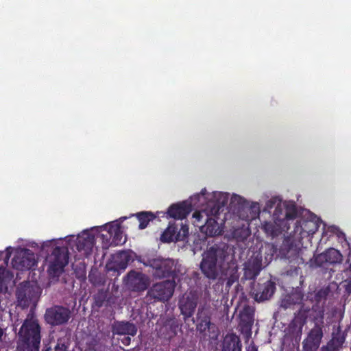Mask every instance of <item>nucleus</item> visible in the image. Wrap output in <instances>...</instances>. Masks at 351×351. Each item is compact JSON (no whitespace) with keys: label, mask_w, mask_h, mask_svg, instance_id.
I'll list each match as a JSON object with an SVG mask.
<instances>
[{"label":"nucleus","mask_w":351,"mask_h":351,"mask_svg":"<svg viewBox=\"0 0 351 351\" xmlns=\"http://www.w3.org/2000/svg\"><path fill=\"white\" fill-rule=\"evenodd\" d=\"M127 285L133 291H143L149 285L147 276L142 272L130 271L127 275Z\"/></svg>","instance_id":"obj_13"},{"label":"nucleus","mask_w":351,"mask_h":351,"mask_svg":"<svg viewBox=\"0 0 351 351\" xmlns=\"http://www.w3.org/2000/svg\"><path fill=\"white\" fill-rule=\"evenodd\" d=\"M262 270V255L258 254L245 264L244 277L247 280H254Z\"/></svg>","instance_id":"obj_17"},{"label":"nucleus","mask_w":351,"mask_h":351,"mask_svg":"<svg viewBox=\"0 0 351 351\" xmlns=\"http://www.w3.org/2000/svg\"><path fill=\"white\" fill-rule=\"evenodd\" d=\"M229 246L226 243H215L204 253L200 263L202 274L210 280L217 279L219 272L218 267H221L228 256Z\"/></svg>","instance_id":"obj_2"},{"label":"nucleus","mask_w":351,"mask_h":351,"mask_svg":"<svg viewBox=\"0 0 351 351\" xmlns=\"http://www.w3.org/2000/svg\"><path fill=\"white\" fill-rule=\"evenodd\" d=\"M346 341V334L341 330L339 325L336 329H334L332 333V338L328 342L327 346L335 351H339L342 348Z\"/></svg>","instance_id":"obj_22"},{"label":"nucleus","mask_w":351,"mask_h":351,"mask_svg":"<svg viewBox=\"0 0 351 351\" xmlns=\"http://www.w3.org/2000/svg\"><path fill=\"white\" fill-rule=\"evenodd\" d=\"M342 254L335 248H329L315 257V263L318 267L339 263L342 261Z\"/></svg>","instance_id":"obj_14"},{"label":"nucleus","mask_w":351,"mask_h":351,"mask_svg":"<svg viewBox=\"0 0 351 351\" xmlns=\"http://www.w3.org/2000/svg\"><path fill=\"white\" fill-rule=\"evenodd\" d=\"M116 259L114 262L113 267H110L109 265H107L108 269L109 270H114L118 271L119 269L124 270L130 260V257L128 255V254L125 252H120L118 254H117Z\"/></svg>","instance_id":"obj_27"},{"label":"nucleus","mask_w":351,"mask_h":351,"mask_svg":"<svg viewBox=\"0 0 351 351\" xmlns=\"http://www.w3.org/2000/svg\"><path fill=\"white\" fill-rule=\"evenodd\" d=\"M308 311L309 309L304 308V306H302L298 313L295 314V317L290 324V327L298 328V331L301 333L303 326L306 323Z\"/></svg>","instance_id":"obj_24"},{"label":"nucleus","mask_w":351,"mask_h":351,"mask_svg":"<svg viewBox=\"0 0 351 351\" xmlns=\"http://www.w3.org/2000/svg\"><path fill=\"white\" fill-rule=\"evenodd\" d=\"M121 342L125 346H128L131 342V338L130 337H125L121 340Z\"/></svg>","instance_id":"obj_41"},{"label":"nucleus","mask_w":351,"mask_h":351,"mask_svg":"<svg viewBox=\"0 0 351 351\" xmlns=\"http://www.w3.org/2000/svg\"><path fill=\"white\" fill-rule=\"evenodd\" d=\"M312 310H313L315 311H317V310L315 309V306H314L312 307Z\"/></svg>","instance_id":"obj_49"},{"label":"nucleus","mask_w":351,"mask_h":351,"mask_svg":"<svg viewBox=\"0 0 351 351\" xmlns=\"http://www.w3.org/2000/svg\"><path fill=\"white\" fill-rule=\"evenodd\" d=\"M242 343L239 337L235 334L226 336L222 346V351H241Z\"/></svg>","instance_id":"obj_23"},{"label":"nucleus","mask_w":351,"mask_h":351,"mask_svg":"<svg viewBox=\"0 0 351 351\" xmlns=\"http://www.w3.org/2000/svg\"><path fill=\"white\" fill-rule=\"evenodd\" d=\"M189 234V228L185 226H182L178 231V228L175 224H170L161 235V240L163 242H171L173 241H180L186 237Z\"/></svg>","instance_id":"obj_15"},{"label":"nucleus","mask_w":351,"mask_h":351,"mask_svg":"<svg viewBox=\"0 0 351 351\" xmlns=\"http://www.w3.org/2000/svg\"><path fill=\"white\" fill-rule=\"evenodd\" d=\"M71 316V310L68 307L62 305H53L47 308L44 315L45 322L52 326L66 324Z\"/></svg>","instance_id":"obj_7"},{"label":"nucleus","mask_w":351,"mask_h":351,"mask_svg":"<svg viewBox=\"0 0 351 351\" xmlns=\"http://www.w3.org/2000/svg\"><path fill=\"white\" fill-rule=\"evenodd\" d=\"M197 305V299L194 295L183 297L179 302V308L184 319L193 316Z\"/></svg>","instance_id":"obj_20"},{"label":"nucleus","mask_w":351,"mask_h":351,"mask_svg":"<svg viewBox=\"0 0 351 351\" xmlns=\"http://www.w3.org/2000/svg\"><path fill=\"white\" fill-rule=\"evenodd\" d=\"M332 295V292L330 285L324 286L315 291L314 295V301L319 304L324 302L330 296Z\"/></svg>","instance_id":"obj_30"},{"label":"nucleus","mask_w":351,"mask_h":351,"mask_svg":"<svg viewBox=\"0 0 351 351\" xmlns=\"http://www.w3.org/2000/svg\"><path fill=\"white\" fill-rule=\"evenodd\" d=\"M68 343L64 339H58L54 351H68Z\"/></svg>","instance_id":"obj_38"},{"label":"nucleus","mask_w":351,"mask_h":351,"mask_svg":"<svg viewBox=\"0 0 351 351\" xmlns=\"http://www.w3.org/2000/svg\"><path fill=\"white\" fill-rule=\"evenodd\" d=\"M13 267L19 270H29L37 265L35 255L29 250H25L15 255L12 259Z\"/></svg>","instance_id":"obj_11"},{"label":"nucleus","mask_w":351,"mask_h":351,"mask_svg":"<svg viewBox=\"0 0 351 351\" xmlns=\"http://www.w3.org/2000/svg\"><path fill=\"white\" fill-rule=\"evenodd\" d=\"M207 195V192L206 189H204L202 190L201 193L199 194H197L191 197V201L194 202V205H195L197 202L200 205H204V204L206 202V199L208 197H206Z\"/></svg>","instance_id":"obj_35"},{"label":"nucleus","mask_w":351,"mask_h":351,"mask_svg":"<svg viewBox=\"0 0 351 351\" xmlns=\"http://www.w3.org/2000/svg\"><path fill=\"white\" fill-rule=\"evenodd\" d=\"M100 237L102 240V247L104 249H108L109 247L112 246V244L111 243L112 235L110 232V227L108 228V230L105 234L102 233L100 235Z\"/></svg>","instance_id":"obj_36"},{"label":"nucleus","mask_w":351,"mask_h":351,"mask_svg":"<svg viewBox=\"0 0 351 351\" xmlns=\"http://www.w3.org/2000/svg\"><path fill=\"white\" fill-rule=\"evenodd\" d=\"M108 298V291L104 289H100L97 291L96 294L94 295V304L96 306L100 308L106 301Z\"/></svg>","instance_id":"obj_32"},{"label":"nucleus","mask_w":351,"mask_h":351,"mask_svg":"<svg viewBox=\"0 0 351 351\" xmlns=\"http://www.w3.org/2000/svg\"><path fill=\"white\" fill-rule=\"evenodd\" d=\"M237 277L234 275H231L230 277L228 279V281L226 282L227 287H230L233 282L237 280Z\"/></svg>","instance_id":"obj_40"},{"label":"nucleus","mask_w":351,"mask_h":351,"mask_svg":"<svg viewBox=\"0 0 351 351\" xmlns=\"http://www.w3.org/2000/svg\"><path fill=\"white\" fill-rule=\"evenodd\" d=\"M143 263L152 269V275L156 279L171 278L175 280L177 277L176 266L172 259L148 258Z\"/></svg>","instance_id":"obj_5"},{"label":"nucleus","mask_w":351,"mask_h":351,"mask_svg":"<svg viewBox=\"0 0 351 351\" xmlns=\"http://www.w3.org/2000/svg\"><path fill=\"white\" fill-rule=\"evenodd\" d=\"M14 275L5 267H0V293H5L13 280Z\"/></svg>","instance_id":"obj_25"},{"label":"nucleus","mask_w":351,"mask_h":351,"mask_svg":"<svg viewBox=\"0 0 351 351\" xmlns=\"http://www.w3.org/2000/svg\"><path fill=\"white\" fill-rule=\"evenodd\" d=\"M135 216L139 221V229H145L151 221L156 219V216L151 211H142L137 213Z\"/></svg>","instance_id":"obj_28"},{"label":"nucleus","mask_w":351,"mask_h":351,"mask_svg":"<svg viewBox=\"0 0 351 351\" xmlns=\"http://www.w3.org/2000/svg\"><path fill=\"white\" fill-rule=\"evenodd\" d=\"M263 229L271 236L276 235V226L271 222L265 221L263 225Z\"/></svg>","instance_id":"obj_37"},{"label":"nucleus","mask_w":351,"mask_h":351,"mask_svg":"<svg viewBox=\"0 0 351 351\" xmlns=\"http://www.w3.org/2000/svg\"><path fill=\"white\" fill-rule=\"evenodd\" d=\"M319 227V219L314 216L310 219L301 218L294 223L293 233L298 234L299 239H303L313 234Z\"/></svg>","instance_id":"obj_9"},{"label":"nucleus","mask_w":351,"mask_h":351,"mask_svg":"<svg viewBox=\"0 0 351 351\" xmlns=\"http://www.w3.org/2000/svg\"><path fill=\"white\" fill-rule=\"evenodd\" d=\"M192 210L191 204L182 202L178 204H172L167 210V215L176 219H183Z\"/></svg>","instance_id":"obj_18"},{"label":"nucleus","mask_w":351,"mask_h":351,"mask_svg":"<svg viewBox=\"0 0 351 351\" xmlns=\"http://www.w3.org/2000/svg\"><path fill=\"white\" fill-rule=\"evenodd\" d=\"M175 287L173 280L155 283L148 290L147 297L160 302L168 301L173 294Z\"/></svg>","instance_id":"obj_8"},{"label":"nucleus","mask_w":351,"mask_h":351,"mask_svg":"<svg viewBox=\"0 0 351 351\" xmlns=\"http://www.w3.org/2000/svg\"><path fill=\"white\" fill-rule=\"evenodd\" d=\"M95 243L94 235L88 232H83L77 239L76 247L78 252L88 257L93 252Z\"/></svg>","instance_id":"obj_16"},{"label":"nucleus","mask_w":351,"mask_h":351,"mask_svg":"<svg viewBox=\"0 0 351 351\" xmlns=\"http://www.w3.org/2000/svg\"><path fill=\"white\" fill-rule=\"evenodd\" d=\"M276 289V283L270 280L259 282L253 288L254 299L257 302L268 300L273 296Z\"/></svg>","instance_id":"obj_12"},{"label":"nucleus","mask_w":351,"mask_h":351,"mask_svg":"<svg viewBox=\"0 0 351 351\" xmlns=\"http://www.w3.org/2000/svg\"><path fill=\"white\" fill-rule=\"evenodd\" d=\"M110 232L112 235L111 243L112 246L121 245L125 243L126 239L123 237V230L120 224H110Z\"/></svg>","instance_id":"obj_26"},{"label":"nucleus","mask_w":351,"mask_h":351,"mask_svg":"<svg viewBox=\"0 0 351 351\" xmlns=\"http://www.w3.org/2000/svg\"><path fill=\"white\" fill-rule=\"evenodd\" d=\"M53 261L51 262L49 269L53 274L63 271L64 267L69 263V252L64 247H56L53 251Z\"/></svg>","instance_id":"obj_10"},{"label":"nucleus","mask_w":351,"mask_h":351,"mask_svg":"<svg viewBox=\"0 0 351 351\" xmlns=\"http://www.w3.org/2000/svg\"><path fill=\"white\" fill-rule=\"evenodd\" d=\"M317 308H318L317 315L313 318L314 326L310 330L307 337L302 342L303 351H316L319 348L324 337V311L322 308L317 307Z\"/></svg>","instance_id":"obj_4"},{"label":"nucleus","mask_w":351,"mask_h":351,"mask_svg":"<svg viewBox=\"0 0 351 351\" xmlns=\"http://www.w3.org/2000/svg\"><path fill=\"white\" fill-rule=\"evenodd\" d=\"M89 281L95 286L104 285L106 282V276L100 273H90Z\"/></svg>","instance_id":"obj_33"},{"label":"nucleus","mask_w":351,"mask_h":351,"mask_svg":"<svg viewBox=\"0 0 351 351\" xmlns=\"http://www.w3.org/2000/svg\"><path fill=\"white\" fill-rule=\"evenodd\" d=\"M320 351H335L332 348H329L327 345L322 347Z\"/></svg>","instance_id":"obj_46"},{"label":"nucleus","mask_w":351,"mask_h":351,"mask_svg":"<svg viewBox=\"0 0 351 351\" xmlns=\"http://www.w3.org/2000/svg\"><path fill=\"white\" fill-rule=\"evenodd\" d=\"M209 311L204 307H199L196 315V328L200 332H204L209 328L210 322Z\"/></svg>","instance_id":"obj_21"},{"label":"nucleus","mask_w":351,"mask_h":351,"mask_svg":"<svg viewBox=\"0 0 351 351\" xmlns=\"http://www.w3.org/2000/svg\"><path fill=\"white\" fill-rule=\"evenodd\" d=\"M254 322L253 315L250 311L245 310L240 314V325L242 327L250 328Z\"/></svg>","instance_id":"obj_31"},{"label":"nucleus","mask_w":351,"mask_h":351,"mask_svg":"<svg viewBox=\"0 0 351 351\" xmlns=\"http://www.w3.org/2000/svg\"><path fill=\"white\" fill-rule=\"evenodd\" d=\"M297 215L298 210L294 204H288L285 208L278 206L274 213V223L280 232H287L290 230V221L293 222Z\"/></svg>","instance_id":"obj_6"},{"label":"nucleus","mask_w":351,"mask_h":351,"mask_svg":"<svg viewBox=\"0 0 351 351\" xmlns=\"http://www.w3.org/2000/svg\"><path fill=\"white\" fill-rule=\"evenodd\" d=\"M10 247L7 248V250H6V254H5V259L6 261H8L10 259V256H11V252L10 251Z\"/></svg>","instance_id":"obj_44"},{"label":"nucleus","mask_w":351,"mask_h":351,"mask_svg":"<svg viewBox=\"0 0 351 351\" xmlns=\"http://www.w3.org/2000/svg\"><path fill=\"white\" fill-rule=\"evenodd\" d=\"M178 327V326L176 324H175L174 322H173L171 325H170V328L172 330V332H173V335H175L176 334V328Z\"/></svg>","instance_id":"obj_43"},{"label":"nucleus","mask_w":351,"mask_h":351,"mask_svg":"<svg viewBox=\"0 0 351 351\" xmlns=\"http://www.w3.org/2000/svg\"><path fill=\"white\" fill-rule=\"evenodd\" d=\"M30 287L24 286L23 287H21L18 289L16 291V297L19 301L25 302L30 299L29 293H30Z\"/></svg>","instance_id":"obj_34"},{"label":"nucleus","mask_w":351,"mask_h":351,"mask_svg":"<svg viewBox=\"0 0 351 351\" xmlns=\"http://www.w3.org/2000/svg\"><path fill=\"white\" fill-rule=\"evenodd\" d=\"M137 327L133 323L125 321H115L112 325V332L114 335L135 336Z\"/></svg>","instance_id":"obj_19"},{"label":"nucleus","mask_w":351,"mask_h":351,"mask_svg":"<svg viewBox=\"0 0 351 351\" xmlns=\"http://www.w3.org/2000/svg\"><path fill=\"white\" fill-rule=\"evenodd\" d=\"M5 335V330L4 329L0 328V342L3 341V337Z\"/></svg>","instance_id":"obj_45"},{"label":"nucleus","mask_w":351,"mask_h":351,"mask_svg":"<svg viewBox=\"0 0 351 351\" xmlns=\"http://www.w3.org/2000/svg\"><path fill=\"white\" fill-rule=\"evenodd\" d=\"M250 351H258L257 348L255 347H253Z\"/></svg>","instance_id":"obj_47"},{"label":"nucleus","mask_w":351,"mask_h":351,"mask_svg":"<svg viewBox=\"0 0 351 351\" xmlns=\"http://www.w3.org/2000/svg\"><path fill=\"white\" fill-rule=\"evenodd\" d=\"M41 327L38 319L27 314L19 332V345L40 346Z\"/></svg>","instance_id":"obj_3"},{"label":"nucleus","mask_w":351,"mask_h":351,"mask_svg":"<svg viewBox=\"0 0 351 351\" xmlns=\"http://www.w3.org/2000/svg\"><path fill=\"white\" fill-rule=\"evenodd\" d=\"M39 348H40V346L19 345L18 350L19 351H39Z\"/></svg>","instance_id":"obj_39"},{"label":"nucleus","mask_w":351,"mask_h":351,"mask_svg":"<svg viewBox=\"0 0 351 351\" xmlns=\"http://www.w3.org/2000/svg\"><path fill=\"white\" fill-rule=\"evenodd\" d=\"M345 290L348 294H351V280L348 281L346 285Z\"/></svg>","instance_id":"obj_42"},{"label":"nucleus","mask_w":351,"mask_h":351,"mask_svg":"<svg viewBox=\"0 0 351 351\" xmlns=\"http://www.w3.org/2000/svg\"><path fill=\"white\" fill-rule=\"evenodd\" d=\"M302 297L299 294H288L282 300L280 306L285 309L291 308L292 306L300 304Z\"/></svg>","instance_id":"obj_29"},{"label":"nucleus","mask_w":351,"mask_h":351,"mask_svg":"<svg viewBox=\"0 0 351 351\" xmlns=\"http://www.w3.org/2000/svg\"><path fill=\"white\" fill-rule=\"evenodd\" d=\"M49 350H50V348H48L44 350L43 351H49Z\"/></svg>","instance_id":"obj_48"},{"label":"nucleus","mask_w":351,"mask_h":351,"mask_svg":"<svg viewBox=\"0 0 351 351\" xmlns=\"http://www.w3.org/2000/svg\"><path fill=\"white\" fill-rule=\"evenodd\" d=\"M211 198L206 202L205 208L195 210L193 214V224L199 227L202 233L206 237H215L221 234L222 228L217 219L210 215H217L219 210L228 202L226 193L215 191Z\"/></svg>","instance_id":"obj_1"}]
</instances>
